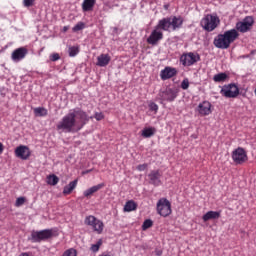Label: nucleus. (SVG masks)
Returning a JSON list of instances; mask_svg holds the SVG:
<instances>
[{"mask_svg":"<svg viewBox=\"0 0 256 256\" xmlns=\"http://www.w3.org/2000/svg\"><path fill=\"white\" fill-rule=\"evenodd\" d=\"M254 24L252 16H247L243 21L236 24V29L242 33L248 32Z\"/></svg>","mask_w":256,"mask_h":256,"instance_id":"nucleus-12","label":"nucleus"},{"mask_svg":"<svg viewBox=\"0 0 256 256\" xmlns=\"http://www.w3.org/2000/svg\"><path fill=\"white\" fill-rule=\"evenodd\" d=\"M155 133H156V128L154 127L144 128L142 130V137H145V139H149L150 137H153Z\"/></svg>","mask_w":256,"mask_h":256,"instance_id":"nucleus-23","label":"nucleus"},{"mask_svg":"<svg viewBox=\"0 0 256 256\" xmlns=\"http://www.w3.org/2000/svg\"><path fill=\"white\" fill-rule=\"evenodd\" d=\"M33 3H34V0H24L23 1V4L25 7H30L33 5Z\"/></svg>","mask_w":256,"mask_h":256,"instance_id":"nucleus-41","label":"nucleus"},{"mask_svg":"<svg viewBox=\"0 0 256 256\" xmlns=\"http://www.w3.org/2000/svg\"><path fill=\"white\" fill-rule=\"evenodd\" d=\"M220 24V19L216 14H207L201 20V26L208 32L214 31Z\"/></svg>","mask_w":256,"mask_h":256,"instance_id":"nucleus-5","label":"nucleus"},{"mask_svg":"<svg viewBox=\"0 0 256 256\" xmlns=\"http://www.w3.org/2000/svg\"><path fill=\"white\" fill-rule=\"evenodd\" d=\"M56 231L54 229H44L41 231H32L31 233V242L32 243H41L47 241L55 236Z\"/></svg>","mask_w":256,"mask_h":256,"instance_id":"nucleus-4","label":"nucleus"},{"mask_svg":"<svg viewBox=\"0 0 256 256\" xmlns=\"http://www.w3.org/2000/svg\"><path fill=\"white\" fill-rule=\"evenodd\" d=\"M163 27L160 25V20L155 26V29L151 32L150 36L147 38V43L150 45H157L159 41L164 38Z\"/></svg>","mask_w":256,"mask_h":256,"instance_id":"nucleus-9","label":"nucleus"},{"mask_svg":"<svg viewBox=\"0 0 256 256\" xmlns=\"http://www.w3.org/2000/svg\"><path fill=\"white\" fill-rule=\"evenodd\" d=\"M3 151H4V146H3V144L0 142V155H1V153H3Z\"/></svg>","mask_w":256,"mask_h":256,"instance_id":"nucleus-43","label":"nucleus"},{"mask_svg":"<svg viewBox=\"0 0 256 256\" xmlns=\"http://www.w3.org/2000/svg\"><path fill=\"white\" fill-rule=\"evenodd\" d=\"M25 202H26L25 197H19L16 200L15 207L19 208V207L23 206Z\"/></svg>","mask_w":256,"mask_h":256,"instance_id":"nucleus-35","label":"nucleus"},{"mask_svg":"<svg viewBox=\"0 0 256 256\" xmlns=\"http://www.w3.org/2000/svg\"><path fill=\"white\" fill-rule=\"evenodd\" d=\"M155 254H156V256H162L163 251L161 249H156Z\"/></svg>","mask_w":256,"mask_h":256,"instance_id":"nucleus-42","label":"nucleus"},{"mask_svg":"<svg viewBox=\"0 0 256 256\" xmlns=\"http://www.w3.org/2000/svg\"><path fill=\"white\" fill-rule=\"evenodd\" d=\"M136 209H137V204L133 200H130L126 202V205L124 207V212L130 213V212L136 211Z\"/></svg>","mask_w":256,"mask_h":256,"instance_id":"nucleus-25","label":"nucleus"},{"mask_svg":"<svg viewBox=\"0 0 256 256\" xmlns=\"http://www.w3.org/2000/svg\"><path fill=\"white\" fill-rule=\"evenodd\" d=\"M160 21V26L163 27L164 31H170L173 30L175 31L176 29L180 28L183 24V19L182 17H166L163 18Z\"/></svg>","mask_w":256,"mask_h":256,"instance_id":"nucleus-3","label":"nucleus"},{"mask_svg":"<svg viewBox=\"0 0 256 256\" xmlns=\"http://www.w3.org/2000/svg\"><path fill=\"white\" fill-rule=\"evenodd\" d=\"M15 155L18 159H22L23 161H27L31 155V151L29 147L20 145L15 149Z\"/></svg>","mask_w":256,"mask_h":256,"instance_id":"nucleus-14","label":"nucleus"},{"mask_svg":"<svg viewBox=\"0 0 256 256\" xmlns=\"http://www.w3.org/2000/svg\"><path fill=\"white\" fill-rule=\"evenodd\" d=\"M20 256H29V254L27 252H23L20 254Z\"/></svg>","mask_w":256,"mask_h":256,"instance_id":"nucleus-46","label":"nucleus"},{"mask_svg":"<svg viewBox=\"0 0 256 256\" xmlns=\"http://www.w3.org/2000/svg\"><path fill=\"white\" fill-rule=\"evenodd\" d=\"M221 217V213L218 211H208L205 215H203V221L206 223L210 220H217Z\"/></svg>","mask_w":256,"mask_h":256,"instance_id":"nucleus-20","label":"nucleus"},{"mask_svg":"<svg viewBox=\"0 0 256 256\" xmlns=\"http://www.w3.org/2000/svg\"><path fill=\"white\" fill-rule=\"evenodd\" d=\"M181 87L184 91H186V89L189 88V80L188 79H184L183 82L181 83Z\"/></svg>","mask_w":256,"mask_h":256,"instance_id":"nucleus-38","label":"nucleus"},{"mask_svg":"<svg viewBox=\"0 0 256 256\" xmlns=\"http://www.w3.org/2000/svg\"><path fill=\"white\" fill-rule=\"evenodd\" d=\"M148 169V164L144 163V164H140L137 166V171L139 172H144Z\"/></svg>","mask_w":256,"mask_h":256,"instance_id":"nucleus-36","label":"nucleus"},{"mask_svg":"<svg viewBox=\"0 0 256 256\" xmlns=\"http://www.w3.org/2000/svg\"><path fill=\"white\" fill-rule=\"evenodd\" d=\"M98 256H111L110 253L108 252H103L102 254L98 255Z\"/></svg>","mask_w":256,"mask_h":256,"instance_id":"nucleus-44","label":"nucleus"},{"mask_svg":"<svg viewBox=\"0 0 256 256\" xmlns=\"http://www.w3.org/2000/svg\"><path fill=\"white\" fill-rule=\"evenodd\" d=\"M200 60V55L194 52L183 53L180 57V62L182 63L183 67H192V65H195V63Z\"/></svg>","mask_w":256,"mask_h":256,"instance_id":"nucleus-8","label":"nucleus"},{"mask_svg":"<svg viewBox=\"0 0 256 256\" xmlns=\"http://www.w3.org/2000/svg\"><path fill=\"white\" fill-rule=\"evenodd\" d=\"M60 59V55L58 54V53H54V54H52L51 56H50V60L51 61H57V60H59Z\"/></svg>","mask_w":256,"mask_h":256,"instance_id":"nucleus-39","label":"nucleus"},{"mask_svg":"<svg viewBox=\"0 0 256 256\" xmlns=\"http://www.w3.org/2000/svg\"><path fill=\"white\" fill-rule=\"evenodd\" d=\"M220 93L223 97H226V99H236L240 93V90L236 84L231 83L224 85Z\"/></svg>","mask_w":256,"mask_h":256,"instance_id":"nucleus-7","label":"nucleus"},{"mask_svg":"<svg viewBox=\"0 0 256 256\" xmlns=\"http://www.w3.org/2000/svg\"><path fill=\"white\" fill-rule=\"evenodd\" d=\"M105 187L104 183L92 186L91 188L84 191L83 195L85 198L90 199L95 193L99 192Z\"/></svg>","mask_w":256,"mask_h":256,"instance_id":"nucleus-18","label":"nucleus"},{"mask_svg":"<svg viewBox=\"0 0 256 256\" xmlns=\"http://www.w3.org/2000/svg\"><path fill=\"white\" fill-rule=\"evenodd\" d=\"M27 54H28V49L25 47H20V48L15 49L12 52L11 58L14 62H19V61L23 60Z\"/></svg>","mask_w":256,"mask_h":256,"instance_id":"nucleus-15","label":"nucleus"},{"mask_svg":"<svg viewBox=\"0 0 256 256\" xmlns=\"http://www.w3.org/2000/svg\"><path fill=\"white\" fill-rule=\"evenodd\" d=\"M228 78H229L228 75L225 72H222V73L216 74L213 77V81L215 83H225V81H227Z\"/></svg>","mask_w":256,"mask_h":256,"instance_id":"nucleus-24","label":"nucleus"},{"mask_svg":"<svg viewBox=\"0 0 256 256\" xmlns=\"http://www.w3.org/2000/svg\"><path fill=\"white\" fill-rule=\"evenodd\" d=\"M153 227V221L151 219H147L144 221L143 225H142V229L143 231H146L150 228Z\"/></svg>","mask_w":256,"mask_h":256,"instance_id":"nucleus-31","label":"nucleus"},{"mask_svg":"<svg viewBox=\"0 0 256 256\" xmlns=\"http://www.w3.org/2000/svg\"><path fill=\"white\" fill-rule=\"evenodd\" d=\"M101 246H102V239H100L96 244L91 245V251L93 253H97L100 250Z\"/></svg>","mask_w":256,"mask_h":256,"instance_id":"nucleus-32","label":"nucleus"},{"mask_svg":"<svg viewBox=\"0 0 256 256\" xmlns=\"http://www.w3.org/2000/svg\"><path fill=\"white\" fill-rule=\"evenodd\" d=\"M110 61H111V57L109 54H101L100 56L97 57L98 67H107Z\"/></svg>","mask_w":256,"mask_h":256,"instance_id":"nucleus-19","label":"nucleus"},{"mask_svg":"<svg viewBox=\"0 0 256 256\" xmlns=\"http://www.w3.org/2000/svg\"><path fill=\"white\" fill-rule=\"evenodd\" d=\"M78 180L71 181L68 185H66L63 189L64 196L70 195L73 190L77 187Z\"/></svg>","mask_w":256,"mask_h":256,"instance_id":"nucleus-21","label":"nucleus"},{"mask_svg":"<svg viewBox=\"0 0 256 256\" xmlns=\"http://www.w3.org/2000/svg\"><path fill=\"white\" fill-rule=\"evenodd\" d=\"M89 119L86 112L80 108L74 109L57 124V131L62 133H78L88 123Z\"/></svg>","mask_w":256,"mask_h":256,"instance_id":"nucleus-1","label":"nucleus"},{"mask_svg":"<svg viewBox=\"0 0 256 256\" xmlns=\"http://www.w3.org/2000/svg\"><path fill=\"white\" fill-rule=\"evenodd\" d=\"M239 33L236 29L226 31L224 34H219L214 39V45L219 49H228L237 38Z\"/></svg>","mask_w":256,"mask_h":256,"instance_id":"nucleus-2","label":"nucleus"},{"mask_svg":"<svg viewBox=\"0 0 256 256\" xmlns=\"http://www.w3.org/2000/svg\"><path fill=\"white\" fill-rule=\"evenodd\" d=\"M85 28V24L83 22H78L74 27L73 31L78 32L80 30H83Z\"/></svg>","mask_w":256,"mask_h":256,"instance_id":"nucleus-34","label":"nucleus"},{"mask_svg":"<svg viewBox=\"0 0 256 256\" xmlns=\"http://www.w3.org/2000/svg\"><path fill=\"white\" fill-rule=\"evenodd\" d=\"M104 230V224L101 220H98L97 223L95 224V227L93 228V231L97 233L98 235H101Z\"/></svg>","mask_w":256,"mask_h":256,"instance_id":"nucleus-29","label":"nucleus"},{"mask_svg":"<svg viewBox=\"0 0 256 256\" xmlns=\"http://www.w3.org/2000/svg\"><path fill=\"white\" fill-rule=\"evenodd\" d=\"M149 109H150V111H154L155 113H157V111H158V109H159V106H158L156 103L151 102V103L149 104Z\"/></svg>","mask_w":256,"mask_h":256,"instance_id":"nucleus-37","label":"nucleus"},{"mask_svg":"<svg viewBox=\"0 0 256 256\" xmlns=\"http://www.w3.org/2000/svg\"><path fill=\"white\" fill-rule=\"evenodd\" d=\"M35 117H47L48 110L44 107L34 108Z\"/></svg>","mask_w":256,"mask_h":256,"instance_id":"nucleus-27","label":"nucleus"},{"mask_svg":"<svg viewBox=\"0 0 256 256\" xmlns=\"http://www.w3.org/2000/svg\"><path fill=\"white\" fill-rule=\"evenodd\" d=\"M232 159L236 165H242L248 160L247 152L244 148L238 147L232 152Z\"/></svg>","mask_w":256,"mask_h":256,"instance_id":"nucleus-10","label":"nucleus"},{"mask_svg":"<svg viewBox=\"0 0 256 256\" xmlns=\"http://www.w3.org/2000/svg\"><path fill=\"white\" fill-rule=\"evenodd\" d=\"M97 222H99V219L93 215L87 216L85 219V225L90 226L93 229L95 228Z\"/></svg>","mask_w":256,"mask_h":256,"instance_id":"nucleus-26","label":"nucleus"},{"mask_svg":"<svg viewBox=\"0 0 256 256\" xmlns=\"http://www.w3.org/2000/svg\"><path fill=\"white\" fill-rule=\"evenodd\" d=\"M197 111L199 115H201V117H207L212 113V104L209 101L205 100L198 105Z\"/></svg>","mask_w":256,"mask_h":256,"instance_id":"nucleus-13","label":"nucleus"},{"mask_svg":"<svg viewBox=\"0 0 256 256\" xmlns=\"http://www.w3.org/2000/svg\"><path fill=\"white\" fill-rule=\"evenodd\" d=\"M157 214L163 218L172 214L171 202L167 198H161L157 202Z\"/></svg>","mask_w":256,"mask_h":256,"instance_id":"nucleus-6","label":"nucleus"},{"mask_svg":"<svg viewBox=\"0 0 256 256\" xmlns=\"http://www.w3.org/2000/svg\"><path fill=\"white\" fill-rule=\"evenodd\" d=\"M59 183V178L52 174L47 177V184L50 186H56Z\"/></svg>","mask_w":256,"mask_h":256,"instance_id":"nucleus-28","label":"nucleus"},{"mask_svg":"<svg viewBox=\"0 0 256 256\" xmlns=\"http://www.w3.org/2000/svg\"><path fill=\"white\" fill-rule=\"evenodd\" d=\"M68 52L70 57H75L80 52L79 45L69 47Z\"/></svg>","mask_w":256,"mask_h":256,"instance_id":"nucleus-30","label":"nucleus"},{"mask_svg":"<svg viewBox=\"0 0 256 256\" xmlns=\"http://www.w3.org/2000/svg\"><path fill=\"white\" fill-rule=\"evenodd\" d=\"M177 75V70L176 68H172V67H165V69H163L160 73V77L162 79V81H167V79H172V77H176Z\"/></svg>","mask_w":256,"mask_h":256,"instance_id":"nucleus-17","label":"nucleus"},{"mask_svg":"<svg viewBox=\"0 0 256 256\" xmlns=\"http://www.w3.org/2000/svg\"><path fill=\"white\" fill-rule=\"evenodd\" d=\"M96 4V0H84L82 3V9L84 12L92 11Z\"/></svg>","mask_w":256,"mask_h":256,"instance_id":"nucleus-22","label":"nucleus"},{"mask_svg":"<svg viewBox=\"0 0 256 256\" xmlns=\"http://www.w3.org/2000/svg\"><path fill=\"white\" fill-rule=\"evenodd\" d=\"M87 173H91V170H87Z\"/></svg>","mask_w":256,"mask_h":256,"instance_id":"nucleus-47","label":"nucleus"},{"mask_svg":"<svg viewBox=\"0 0 256 256\" xmlns=\"http://www.w3.org/2000/svg\"><path fill=\"white\" fill-rule=\"evenodd\" d=\"M255 93H256V90H255Z\"/></svg>","mask_w":256,"mask_h":256,"instance_id":"nucleus-48","label":"nucleus"},{"mask_svg":"<svg viewBox=\"0 0 256 256\" xmlns=\"http://www.w3.org/2000/svg\"><path fill=\"white\" fill-rule=\"evenodd\" d=\"M162 172L160 170H151L148 174L149 184L154 187H160L162 185Z\"/></svg>","mask_w":256,"mask_h":256,"instance_id":"nucleus-11","label":"nucleus"},{"mask_svg":"<svg viewBox=\"0 0 256 256\" xmlns=\"http://www.w3.org/2000/svg\"><path fill=\"white\" fill-rule=\"evenodd\" d=\"M68 29H69V26H64V27H63V32H67Z\"/></svg>","mask_w":256,"mask_h":256,"instance_id":"nucleus-45","label":"nucleus"},{"mask_svg":"<svg viewBox=\"0 0 256 256\" xmlns=\"http://www.w3.org/2000/svg\"><path fill=\"white\" fill-rule=\"evenodd\" d=\"M62 256H77V250L74 248L67 249Z\"/></svg>","mask_w":256,"mask_h":256,"instance_id":"nucleus-33","label":"nucleus"},{"mask_svg":"<svg viewBox=\"0 0 256 256\" xmlns=\"http://www.w3.org/2000/svg\"><path fill=\"white\" fill-rule=\"evenodd\" d=\"M95 119H96V121H102V119H104L103 113L102 112H100V113L97 112L95 114Z\"/></svg>","mask_w":256,"mask_h":256,"instance_id":"nucleus-40","label":"nucleus"},{"mask_svg":"<svg viewBox=\"0 0 256 256\" xmlns=\"http://www.w3.org/2000/svg\"><path fill=\"white\" fill-rule=\"evenodd\" d=\"M176 97L177 91L174 88H167L165 91L161 93L162 101H168L169 103L175 101Z\"/></svg>","mask_w":256,"mask_h":256,"instance_id":"nucleus-16","label":"nucleus"}]
</instances>
